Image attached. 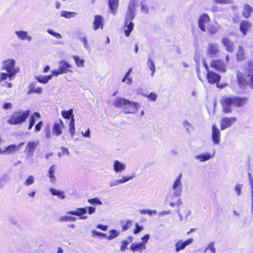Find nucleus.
I'll list each match as a JSON object with an SVG mask.
<instances>
[{
  "label": "nucleus",
  "instance_id": "1",
  "mask_svg": "<svg viewBox=\"0 0 253 253\" xmlns=\"http://www.w3.org/2000/svg\"><path fill=\"white\" fill-rule=\"evenodd\" d=\"M182 173H180L174 179L171 184L172 191L168 192L165 196L166 201L168 202L172 208L178 207L182 204L180 199H174L175 198L179 197L182 193Z\"/></svg>",
  "mask_w": 253,
  "mask_h": 253
},
{
  "label": "nucleus",
  "instance_id": "2",
  "mask_svg": "<svg viewBox=\"0 0 253 253\" xmlns=\"http://www.w3.org/2000/svg\"><path fill=\"white\" fill-rule=\"evenodd\" d=\"M247 101L248 98L245 97L224 96L221 100L222 111L226 114L231 113L234 107H241L247 103Z\"/></svg>",
  "mask_w": 253,
  "mask_h": 253
},
{
  "label": "nucleus",
  "instance_id": "3",
  "mask_svg": "<svg viewBox=\"0 0 253 253\" xmlns=\"http://www.w3.org/2000/svg\"><path fill=\"white\" fill-rule=\"evenodd\" d=\"M1 70H5L7 73H0V83L9 78V80L19 71V68L16 66V61L13 59L5 60L2 62Z\"/></svg>",
  "mask_w": 253,
  "mask_h": 253
},
{
  "label": "nucleus",
  "instance_id": "4",
  "mask_svg": "<svg viewBox=\"0 0 253 253\" xmlns=\"http://www.w3.org/2000/svg\"><path fill=\"white\" fill-rule=\"evenodd\" d=\"M113 104L117 107L121 108L126 113H136L140 107L139 104L136 102L120 97L117 98Z\"/></svg>",
  "mask_w": 253,
  "mask_h": 253
},
{
  "label": "nucleus",
  "instance_id": "5",
  "mask_svg": "<svg viewBox=\"0 0 253 253\" xmlns=\"http://www.w3.org/2000/svg\"><path fill=\"white\" fill-rule=\"evenodd\" d=\"M246 74L238 72L237 78L239 83L244 85L249 84L253 88V61H250L247 63Z\"/></svg>",
  "mask_w": 253,
  "mask_h": 253
},
{
  "label": "nucleus",
  "instance_id": "6",
  "mask_svg": "<svg viewBox=\"0 0 253 253\" xmlns=\"http://www.w3.org/2000/svg\"><path fill=\"white\" fill-rule=\"evenodd\" d=\"M30 114V111L18 110L13 112L7 120V123L11 125H17L25 122Z\"/></svg>",
  "mask_w": 253,
  "mask_h": 253
},
{
  "label": "nucleus",
  "instance_id": "7",
  "mask_svg": "<svg viewBox=\"0 0 253 253\" xmlns=\"http://www.w3.org/2000/svg\"><path fill=\"white\" fill-rule=\"evenodd\" d=\"M95 208L92 207H87L86 208H79L75 211H67L68 214L74 215L79 216L80 219H86L88 218L87 215H84L88 211V214H91L95 212Z\"/></svg>",
  "mask_w": 253,
  "mask_h": 253
},
{
  "label": "nucleus",
  "instance_id": "8",
  "mask_svg": "<svg viewBox=\"0 0 253 253\" xmlns=\"http://www.w3.org/2000/svg\"><path fill=\"white\" fill-rule=\"evenodd\" d=\"M72 65L68 62L64 60H61L58 63V69L52 71L51 73L55 77L63 74H72L73 71L70 69Z\"/></svg>",
  "mask_w": 253,
  "mask_h": 253
},
{
  "label": "nucleus",
  "instance_id": "9",
  "mask_svg": "<svg viewBox=\"0 0 253 253\" xmlns=\"http://www.w3.org/2000/svg\"><path fill=\"white\" fill-rule=\"evenodd\" d=\"M135 16V11H127L126 17V22L124 26L125 34L126 37H129L133 29L134 24L131 21Z\"/></svg>",
  "mask_w": 253,
  "mask_h": 253
},
{
  "label": "nucleus",
  "instance_id": "10",
  "mask_svg": "<svg viewBox=\"0 0 253 253\" xmlns=\"http://www.w3.org/2000/svg\"><path fill=\"white\" fill-rule=\"evenodd\" d=\"M73 110L70 109L68 111H63L61 113L62 116L65 119H70L71 118L70 123L69 124V132L71 134V137H73L75 132L74 119L73 116Z\"/></svg>",
  "mask_w": 253,
  "mask_h": 253
},
{
  "label": "nucleus",
  "instance_id": "11",
  "mask_svg": "<svg viewBox=\"0 0 253 253\" xmlns=\"http://www.w3.org/2000/svg\"><path fill=\"white\" fill-rule=\"evenodd\" d=\"M24 142L18 145L11 144L4 148H0V155H10L18 152L24 145Z\"/></svg>",
  "mask_w": 253,
  "mask_h": 253
},
{
  "label": "nucleus",
  "instance_id": "12",
  "mask_svg": "<svg viewBox=\"0 0 253 253\" xmlns=\"http://www.w3.org/2000/svg\"><path fill=\"white\" fill-rule=\"evenodd\" d=\"M220 52L219 48L217 43L215 42L209 43L207 47V55L213 58L218 55Z\"/></svg>",
  "mask_w": 253,
  "mask_h": 253
},
{
  "label": "nucleus",
  "instance_id": "13",
  "mask_svg": "<svg viewBox=\"0 0 253 253\" xmlns=\"http://www.w3.org/2000/svg\"><path fill=\"white\" fill-rule=\"evenodd\" d=\"M194 241L193 238H189L186 241L179 240L175 244V251L176 252H179L184 250L186 246L191 244Z\"/></svg>",
  "mask_w": 253,
  "mask_h": 253
},
{
  "label": "nucleus",
  "instance_id": "14",
  "mask_svg": "<svg viewBox=\"0 0 253 253\" xmlns=\"http://www.w3.org/2000/svg\"><path fill=\"white\" fill-rule=\"evenodd\" d=\"M236 121V118L234 117H224L220 122V129L224 130L232 126Z\"/></svg>",
  "mask_w": 253,
  "mask_h": 253
},
{
  "label": "nucleus",
  "instance_id": "15",
  "mask_svg": "<svg viewBox=\"0 0 253 253\" xmlns=\"http://www.w3.org/2000/svg\"><path fill=\"white\" fill-rule=\"evenodd\" d=\"M39 145L38 141H31L27 143L25 152L28 156H32L34 155L35 150Z\"/></svg>",
  "mask_w": 253,
  "mask_h": 253
},
{
  "label": "nucleus",
  "instance_id": "16",
  "mask_svg": "<svg viewBox=\"0 0 253 253\" xmlns=\"http://www.w3.org/2000/svg\"><path fill=\"white\" fill-rule=\"evenodd\" d=\"M210 21V17L205 13L202 14L199 19V27L202 31L206 32V26L209 25L208 23Z\"/></svg>",
  "mask_w": 253,
  "mask_h": 253
},
{
  "label": "nucleus",
  "instance_id": "17",
  "mask_svg": "<svg viewBox=\"0 0 253 253\" xmlns=\"http://www.w3.org/2000/svg\"><path fill=\"white\" fill-rule=\"evenodd\" d=\"M211 66L215 70L225 72L226 70V64L221 60H212L211 63Z\"/></svg>",
  "mask_w": 253,
  "mask_h": 253
},
{
  "label": "nucleus",
  "instance_id": "18",
  "mask_svg": "<svg viewBox=\"0 0 253 253\" xmlns=\"http://www.w3.org/2000/svg\"><path fill=\"white\" fill-rule=\"evenodd\" d=\"M212 141L214 144H219L220 142V132L215 124L212 126Z\"/></svg>",
  "mask_w": 253,
  "mask_h": 253
},
{
  "label": "nucleus",
  "instance_id": "19",
  "mask_svg": "<svg viewBox=\"0 0 253 253\" xmlns=\"http://www.w3.org/2000/svg\"><path fill=\"white\" fill-rule=\"evenodd\" d=\"M15 34L16 35L17 38L21 41H27L31 42L33 38L30 36L27 31L23 30H16L14 31Z\"/></svg>",
  "mask_w": 253,
  "mask_h": 253
},
{
  "label": "nucleus",
  "instance_id": "20",
  "mask_svg": "<svg viewBox=\"0 0 253 253\" xmlns=\"http://www.w3.org/2000/svg\"><path fill=\"white\" fill-rule=\"evenodd\" d=\"M63 127L64 123L63 121L61 119L57 121L53 126L52 131L53 134L57 136H59L62 132Z\"/></svg>",
  "mask_w": 253,
  "mask_h": 253
},
{
  "label": "nucleus",
  "instance_id": "21",
  "mask_svg": "<svg viewBox=\"0 0 253 253\" xmlns=\"http://www.w3.org/2000/svg\"><path fill=\"white\" fill-rule=\"evenodd\" d=\"M126 168V164L119 160H115L113 162V169L116 173H121L125 170Z\"/></svg>",
  "mask_w": 253,
  "mask_h": 253
},
{
  "label": "nucleus",
  "instance_id": "22",
  "mask_svg": "<svg viewBox=\"0 0 253 253\" xmlns=\"http://www.w3.org/2000/svg\"><path fill=\"white\" fill-rule=\"evenodd\" d=\"M207 78L210 84L218 83L220 80V76L219 74L212 71H208L207 74Z\"/></svg>",
  "mask_w": 253,
  "mask_h": 253
},
{
  "label": "nucleus",
  "instance_id": "23",
  "mask_svg": "<svg viewBox=\"0 0 253 253\" xmlns=\"http://www.w3.org/2000/svg\"><path fill=\"white\" fill-rule=\"evenodd\" d=\"M214 156V152L212 153H206L204 154H200L195 157L196 160H199L200 162H204L212 158Z\"/></svg>",
  "mask_w": 253,
  "mask_h": 253
},
{
  "label": "nucleus",
  "instance_id": "24",
  "mask_svg": "<svg viewBox=\"0 0 253 253\" xmlns=\"http://www.w3.org/2000/svg\"><path fill=\"white\" fill-rule=\"evenodd\" d=\"M251 27V23L248 21L244 20L240 23V30L244 36L247 35Z\"/></svg>",
  "mask_w": 253,
  "mask_h": 253
},
{
  "label": "nucleus",
  "instance_id": "25",
  "mask_svg": "<svg viewBox=\"0 0 253 253\" xmlns=\"http://www.w3.org/2000/svg\"><path fill=\"white\" fill-rule=\"evenodd\" d=\"M222 43L227 51L230 52H232L233 51L234 47V42L230 40L228 38L225 37L223 38L222 39Z\"/></svg>",
  "mask_w": 253,
  "mask_h": 253
},
{
  "label": "nucleus",
  "instance_id": "26",
  "mask_svg": "<svg viewBox=\"0 0 253 253\" xmlns=\"http://www.w3.org/2000/svg\"><path fill=\"white\" fill-rule=\"evenodd\" d=\"M103 17L99 15H97L94 16V20L93 23V29L97 30L99 28L102 29L103 27Z\"/></svg>",
  "mask_w": 253,
  "mask_h": 253
},
{
  "label": "nucleus",
  "instance_id": "27",
  "mask_svg": "<svg viewBox=\"0 0 253 253\" xmlns=\"http://www.w3.org/2000/svg\"><path fill=\"white\" fill-rule=\"evenodd\" d=\"M146 249V245H144L143 244H141V243H133L130 246V250L133 252H138L141 253L143 251L145 250Z\"/></svg>",
  "mask_w": 253,
  "mask_h": 253
},
{
  "label": "nucleus",
  "instance_id": "28",
  "mask_svg": "<svg viewBox=\"0 0 253 253\" xmlns=\"http://www.w3.org/2000/svg\"><path fill=\"white\" fill-rule=\"evenodd\" d=\"M119 0H108V5L110 9V12L115 14L117 11L119 6Z\"/></svg>",
  "mask_w": 253,
  "mask_h": 253
},
{
  "label": "nucleus",
  "instance_id": "29",
  "mask_svg": "<svg viewBox=\"0 0 253 253\" xmlns=\"http://www.w3.org/2000/svg\"><path fill=\"white\" fill-rule=\"evenodd\" d=\"M41 118V115L39 112H35L30 117L29 125L28 129H31L34 126L36 122V118L39 119Z\"/></svg>",
  "mask_w": 253,
  "mask_h": 253
},
{
  "label": "nucleus",
  "instance_id": "30",
  "mask_svg": "<svg viewBox=\"0 0 253 253\" xmlns=\"http://www.w3.org/2000/svg\"><path fill=\"white\" fill-rule=\"evenodd\" d=\"M56 166L54 164L52 165L49 169L47 175L50 178V181L52 183L55 182V176L54 173L56 169Z\"/></svg>",
  "mask_w": 253,
  "mask_h": 253
},
{
  "label": "nucleus",
  "instance_id": "31",
  "mask_svg": "<svg viewBox=\"0 0 253 253\" xmlns=\"http://www.w3.org/2000/svg\"><path fill=\"white\" fill-rule=\"evenodd\" d=\"M120 234V231L116 229H112L109 231L108 235L106 234V239L108 240H112L118 237Z\"/></svg>",
  "mask_w": 253,
  "mask_h": 253
},
{
  "label": "nucleus",
  "instance_id": "32",
  "mask_svg": "<svg viewBox=\"0 0 253 253\" xmlns=\"http://www.w3.org/2000/svg\"><path fill=\"white\" fill-rule=\"evenodd\" d=\"M53 76H54V75L52 73V74L47 76H37L36 77V79L39 83L45 84L48 82V81L52 78Z\"/></svg>",
  "mask_w": 253,
  "mask_h": 253
},
{
  "label": "nucleus",
  "instance_id": "33",
  "mask_svg": "<svg viewBox=\"0 0 253 253\" xmlns=\"http://www.w3.org/2000/svg\"><path fill=\"white\" fill-rule=\"evenodd\" d=\"M147 65L151 71L152 73L151 75L152 77H153L155 72V66L154 62L153 61L152 57L151 55H149L148 56Z\"/></svg>",
  "mask_w": 253,
  "mask_h": 253
},
{
  "label": "nucleus",
  "instance_id": "34",
  "mask_svg": "<svg viewBox=\"0 0 253 253\" xmlns=\"http://www.w3.org/2000/svg\"><path fill=\"white\" fill-rule=\"evenodd\" d=\"M209 250L211 253H216L215 243L214 242H211L208 243L204 250L203 252L204 253H207Z\"/></svg>",
  "mask_w": 253,
  "mask_h": 253
},
{
  "label": "nucleus",
  "instance_id": "35",
  "mask_svg": "<svg viewBox=\"0 0 253 253\" xmlns=\"http://www.w3.org/2000/svg\"><path fill=\"white\" fill-rule=\"evenodd\" d=\"M253 11V8L248 4H246L244 6V11L243 15L246 18H248L250 17L251 13Z\"/></svg>",
  "mask_w": 253,
  "mask_h": 253
},
{
  "label": "nucleus",
  "instance_id": "36",
  "mask_svg": "<svg viewBox=\"0 0 253 253\" xmlns=\"http://www.w3.org/2000/svg\"><path fill=\"white\" fill-rule=\"evenodd\" d=\"M29 93H36L41 94L42 93V88L41 87L36 86L35 84H31L29 85Z\"/></svg>",
  "mask_w": 253,
  "mask_h": 253
},
{
  "label": "nucleus",
  "instance_id": "37",
  "mask_svg": "<svg viewBox=\"0 0 253 253\" xmlns=\"http://www.w3.org/2000/svg\"><path fill=\"white\" fill-rule=\"evenodd\" d=\"M238 60H243L245 58V50L242 46H239L236 53Z\"/></svg>",
  "mask_w": 253,
  "mask_h": 253
},
{
  "label": "nucleus",
  "instance_id": "38",
  "mask_svg": "<svg viewBox=\"0 0 253 253\" xmlns=\"http://www.w3.org/2000/svg\"><path fill=\"white\" fill-rule=\"evenodd\" d=\"M76 65L77 67L83 68L84 66L85 61L83 59H81L79 56L74 55L73 56Z\"/></svg>",
  "mask_w": 253,
  "mask_h": 253
},
{
  "label": "nucleus",
  "instance_id": "39",
  "mask_svg": "<svg viewBox=\"0 0 253 253\" xmlns=\"http://www.w3.org/2000/svg\"><path fill=\"white\" fill-rule=\"evenodd\" d=\"M77 15V13L75 12H70L68 11H62L60 13L61 17H65L67 19L75 17Z\"/></svg>",
  "mask_w": 253,
  "mask_h": 253
},
{
  "label": "nucleus",
  "instance_id": "40",
  "mask_svg": "<svg viewBox=\"0 0 253 253\" xmlns=\"http://www.w3.org/2000/svg\"><path fill=\"white\" fill-rule=\"evenodd\" d=\"M139 211L141 214H148L150 216L157 214V211L155 210L141 209Z\"/></svg>",
  "mask_w": 253,
  "mask_h": 253
},
{
  "label": "nucleus",
  "instance_id": "41",
  "mask_svg": "<svg viewBox=\"0 0 253 253\" xmlns=\"http://www.w3.org/2000/svg\"><path fill=\"white\" fill-rule=\"evenodd\" d=\"M121 223L123 231L127 230L132 225V221L130 220H122Z\"/></svg>",
  "mask_w": 253,
  "mask_h": 253
},
{
  "label": "nucleus",
  "instance_id": "42",
  "mask_svg": "<svg viewBox=\"0 0 253 253\" xmlns=\"http://www.w3.org/2000/svg\"><path fill=\"white\" fill-rule=\"evenodd\" d=\"M183 126L189 134H191V132L194 130L193 126L188 121H184L183 122Z\"/></svg>",
  "mask_w": 253,
  "mask_h": 253
},
{
  "label": "nucleus",
  "instance_id": "43",
  "mask_svg": "<svg viewBox=\"0 0 253 253\" xmlns=\"http://www.w3.org/2000/svg\"><path fill=\"white\" fill-rule=\"evenodd\" d=\"M49 191L53 195L57 196L61 199H64L65 197L63 192L53 188H50Z\"/></svg>",
  "mask_w": 253,
  "mask_h": 253
},
{
  "label": "nucleus",
  "instance_id": "44",
  "mask_svg": "<svg viewBox=\"0 0 253 253\" xmlns=\"http://www.w3.org/2000/svg\"><path fill=\"white\" fill-rule=\"evenodd\" d=\"M135 177L134 174H132L130 175L122 176L121 179H119L120 184H122L128 181L133 179Z\"/></svg>",
  "mask_w": 253,
  "mask_h": 253
},
{
  "label": "nucleus",
  "instance_id": "45",
  "mask_svg": "<svg viewBox=\"0 0 253 253\" xmlns=\"http://www.w3.org/2000/svg\"><path fill=\"white\" fill-rule=\"evenodd\" d=\"M77 218L68 215H63L60 217V221L62 222L75 221Z\"/></svg>",
  "mask_w": 253,
  "mask_h": 253
},
{
  "label": "nucleus",
  "instance_id": "46",
  "mask_svg": "<svg viewBox=\"0 0 253 253\" xmlns=\"http://www.w3.org/2000/svg\"><path fill=\"white\" fill-rule=\"evenodd\" d=\"M207 29V31L211 34H214L216 33L217 31L218 28L217 26L215 25H209L206 28Z\"/></svg>",
  "mask_w": 253,
  "mask_h": 253
},
{
  "label": "nucleus",
  "instance_id": "47",
  "mask_svg": "<svg viewBox=\"0 0 253 253\" xmlns=\"http://www.w3.org/2000/svg\"><path fill=\"white\" fill-rule=\"evenodd\" d=\"M35 182V178L33 175H29L24 182V185L26 186H30Z\"/></svg>",
  "mask_w": 253,
  "mask_h": 253
},
{
  "label": "nucleus",
  "instance_id": "48",
  "mask_svg": "<svg viewBox=\"0 0 253 253\" xmlns=\"http://www.w3.org/2000/svg\"><path fill=\"white\" fill-rule=\"evenodd\" d=\"M143 95L144 96L147 97V98L149 100L152 101H155L157 100V97H158L157 95L154 92H151L150 94H149L148 95H145V94H143Z\"/></svg>",
  "mask_w": 253,
  "mask_h": 253
},
{
  "label": "nucleus",
  "instance_id": "49",
  "mask_svg": "<svg viewBox=\"0 0 253 253\" xmlns=\"http://www.w3.org/2000/svg\"><path fill=\"white\" fill-rule=\"evenodd\" d=\"M87 202L91 205H94V204L102 205V204L101 201L100 199H99L98 198L89 199L87 200Z\"/></svg>",
  "mask_w": 253,
  "mask_h": 253
},
{
  "label": "nucleus",
  "instance_id": "50",
  "mask_svg": "<svg viewBox=\"0 0 253 253\" xmlns=\"http://www.w3.org/2000/svg\"><path fill=\"white\" fill-rule=\"evenodd\" d=\"M213 1L217 4H228L233 3V0H213Z\"/></svg>",
  "mask_w": 253,
  "mask_h": 253
},
{
  "label": "nucleus",
  "instance_id": "51",
  "mask_svg": "<svg viewBox=\"0 0 253 253\" xmlns=\"http://www.w3.org/2000/svg\"><path fill=\"white\" fill-rule=\"evenodd\" d=\"M47 32L48 34H49L51 35H52L57 39H61L62 38V36L60 34L55 32L52 30L48 29L47 30Z\"/></svg>",
  "mask_w": 253,
  "mask_h": 253
},
{
  "label": "nucleus",
  "instance_id": "52",
  "mask_svg": "<svg viewBox=\"0 0 253 253\" xmlns=\"http://www.w3.org/2000/svg\"><path fill=\"white\" fill-rule=\"evenodd\" d=\"M136 0H131L129 2L127 10L135 11Z\"/></svg>",
  "mask_w": 253,
  "mask_h": 253
},
{
  "label": "nucleus",
  "instance_id": "53",
  "mask_svg": "<svg viewBox=\"0 0 253 253\" xmlns=\"http://www.w3.org/2000/svg\"><path fill=\"white\" fill-rule=\"evenodd\" d=\"M249 176L250 177V185L252 189L251 193L252 197V212H253V178L250 173H249Z\"/></svg>",
  "mask_w": 253,
  "mask_h": 253
},
{
  "label": "nucleus",
  "instance_id": "54",
  "mask_svg": "<svg viewBox=\"0 0 253 253\" xmlns=\"http://www.w3.org/2000/svg\"><path fill=\"white\" fill-rule=\"evenodd\" d=\"M129 242L127 240H123L122 242V245L120 248V250L122 252H125L126 249L127 248V246L128 245Z\"/></svg>",
  "mask_w": 253,
  "mask_h": 253
},
{
  "label": "nucleus",
  "instance_id": "55",
  "mask_svg": "<svg viewBox=\"0 0 253 253\" xmlns=\"http://www.w3.org/2000/svg\"><path fill=\"white\" fill-rule=\"evenodd\" d=\"M243 185L241 184H237L234 187V190L237 193V196H240L241 193V188Z\"/></svg>",
  "mask_w": 253,
  "mask_h": 253
},
{
  "label": "nucleus",
  "instance_id": "56",
  "mask_svg": "<svg viewBox=\"0 0 253 253\" xmlns=\"http://www.w3.org/2000/svg\"><path fill=\"white\" fill-rule=\"evenodd\" d=\"M91 233L92 234V236H103L106 238V233H103L100 232L96 231L94 230H92L91 231Z\"/></svg>",
  "mask_w": 253,
  "mask_h": 253
},
{
  "label": "nucleus",
  "instance_id": "57",
  "mask_svg": "<svg viewBox=\"0 0 253 253\" xmlns=\"http://www.w3.org/2000/svg\"><path fill=\"white\" fill-rule=\"evenodd\" d=\"M171 213L170 210H168V211H161L159 212H157V214L158 215V217H163L168 214H169Z\"/></svg>",
  "mask_w": 253,
  "mask_h": 253
},
{
  "label": "nucleus",
  "instance_id": "58",
  "mask_svg": "<svg viewBox=\"0 0 253 253\" xmlns=\"http://www.w3.org/2000/svg\"><path fill=\"white\" fill-rule=\"evenodd\" d=\"M118 185H120L119 179L112 180L109 182V186L110 187H115Z\"/></svg>",
  "mask_w": 253,
  "mask_h": 253
},
{
  "label": "nucleus",
  "instance_id": "59",
  "mask_svg": "<svg viewBox=\"0 0 253 253\" xmlns=\"http://www.w3.org/2000/svg\"><path fill=\"white\" fill-rule=\"evenodd\" d=\"M141 10L144 13H147L149 12L148 7L145 5L144 1H142L141 4Z\"/></svg>",
  "mask_w": 253,
  "mask_h": 253
},
{
  "label": "nucleus",
  "instance_id": "60",
  "mask_svg": "<svg viewBox=\"0 0 253 253\" xmlns=\"http://www.w3.org/2000/svg\"><path fill=\"white\" fill-rule=\"evenodd\" d=\"M13 107L12 104L10 102L4 103L2 105V108L4 110L11 109Z\"/></svg>",
  "mask_w": 253,
  "mask_h": 253
},
{
  "label": "nucleus",
  "instance_id": "61",
  "mask_svg": "<svg viewBox=\"0 0 253 253\" xmlns=\"http://www.w3.org/2000/svg\"><path fill=\"white\" fill-rule=\"evenodd\" d=\"M43 123L42 121L39 122L35 127V132H37L41 130L42 127V126Z\"/></svg>",
  "mask_w": 253,
  "mask_h": 253
},
{
  "label": "nucleus",
  "instance_id": "62",
  "mask_svg": "<svg viewBox=\"0 0 253 253\" xmlns=\"http://www.w3.org/2000/svg\"><path fill=\"white\" fill-rule=\"evenodd\" d=\"M81 134L84 137H90V130L89 128H87V130L85 132H84L83 130L81 131Z\"/></svg>",
  "mask_w": 253,
  "mask_h": 253
},
{
  "label": "nucleus",
  "instance_id": "63",
  "mask_svg": "<svg viewBox=\"0 0 253 253\" xmlns=\"http://www.w3.org/2000/svg\"><path fill=\"white\" fill-rule=\"evenodd\" d=\"M150 238L149 234H146L143 237H142L141 240L142 241L141 242V244H143V245H146V243L148 242Z\"/></svg>",
  "mask_w": 253,
  "mask_h": 253
},
{
  "label": "nucleus",
  "instance_id": "64",
  "mask_svg": "<svg viewBox=\"0 0 253 253\" xmlns=\"http://www.w3.org/2000/svg\"><path fill=\"white\" fill-rule=\"evenodd\" d=\"M135 226L136 229L133 231V233L135 234H137L143 229V226H139L137 223L135 224Z\"/></svg>",
  "mask_w": 253,
  "mask_h": 253
}]
</instances>
